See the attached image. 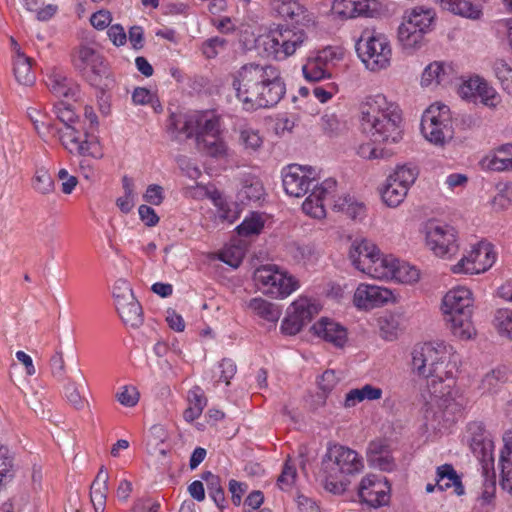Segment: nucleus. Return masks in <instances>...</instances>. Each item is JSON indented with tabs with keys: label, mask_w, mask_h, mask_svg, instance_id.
Masks as SVG:
<instances>
[{
	"label": "nucleus",
	"mask_w": 512,
	"mask_h": 512,
	"mask_svg": "<svg viewBox=\"0 0 512 512\" xmlns=\"http://www.w3.org/2000/svg\"><path fill=\"white\" fill-rule=\"evenodd\" d=\"M46 85L55 96L63 97L67 100L75 99L79 92L78 85L61 70L55 69L51 71L47 75Z\"/></svg>",
	"instance_id": "obj_25"
},
{
	"label": "nucleus",
	"mask_w": 512,
	"mask_h": 512,
	"mask_svg": "<svg viewBox=\"0 0 512 512\" xmlns=\"http://www.w3.org/2000/svg\"><path fill=\"white\" fill-rule=\"evenodd\" d=\"M383 396V390L372 384H365L359 388L349 390L344 398L343 406L353 408L363 401L380 400Z\"/></svg>",
	"instance_id": "obj_31"
},
{
	"label": "nucleus",
	"mask_w": 512,
	"mask_h": 512,
	"mask_svg": "<svg viewBox=\"0 0 512 512\" xmlns=\"http://www.w3.org/2000/svg\"><path fill=\"white\" fill-rule=\"evenodd\" d=\"M375 0H334L333 10L344 18L373 16L376 11Z\"/></svg>",
	"instance_id": "obj_24"
},
{
	"label": "nucleus",
	"mask_w": 512,
	"mask_h": 512,
	"mask_svg": "<svg viewBox=\"0 0 512 512\" xmlns=\"http://www.w3.org/2000/svg\"><path fill=\"white\" fill-rule=\"evenodd\" d=\"M497 253L494 246L485 240L470 245L461 259L451 267L454 274H481L488 271L495 263Z\"/></svg>",
	"instance_id": "obj_16"
},
{
	"label": "nucleus",
	"mask_w": 512,
	"mask_h": 512,
	"mask_svg": "<svg viewBox=\"0 0 512 512\" xmlns=\"http://www.w3.org/2000/svg\"><path fill=\"white\" fill-rule=\"evenodd\" d=\"M254 281L264 295L280 300L288 298L301 286L297 277L275 264L258 267L254 272Z\"/></svg>",
	"instance_id": "obj_13"
},
{
	"label": "nucleus",
	"mask_w": 512,
	"mask_h": 512,
	"mask_svg": "<svg viewBox=\"0 0 512 512\" xmlns=\"http://www.w3.org/2000/svg\"><path fill=\"white\" fill-rule=\"evenodd\" d=\"M336 191L332 198L325 201L326 205L333 206L334 209L344 212L352 219H362L365 216L366 207L362 202L357 201L350 195H344L335 199Z\"/></svg>",
	"instance_id": "obj_33"
},
{
	"label": "nucleus",
	"mask_w": 512,
	"mask_h": 512,
	"mask_svg": "<svg viewBox=\"0 0 512 512\" xmlns=\"http://www.w3.org/2000/svg\"><path fill=\"white\" fill-rule=\"evenodd\" d=\"M72 64L81 76L92 86L104 91L114 83L104 57L89 45H81L73 54Z\"/></svg>",
	"instance_id": "obj_10"
},
{
	"label": "nucleus",
	"mask_w": 512,
	"mask_h": 512,
	"mask_svg": "<svg viewBox=\"0 0 512 512\" xmlns=\"http://www.w3.org/2000/svg\"><path fill=\"white\" fill-rule=\"evenodd\" d=\"M296 476L297 469L295 463L290 459H287L283 465L281 474L277 479L278 487L283 491L290 490L295 483Z\"/></svg>",
	"instance_id": "obj_51"
},
{
	"label": "nucleus",
	"mask_w": 512,
	"mask_h": 512,
	"mask_svg": "<svg viewBox=\"0 0 512 512\" xmlns=\"http://www.w3.org/2000/svg\"><path fill=\"white\" fill-rule=\"evenodd\" d=\"M437 490L443 492L453 488V493L457 496L465 494L461 477L451 464H443L436 469Z\"/></svg>",
	"instance_id": "obj_28"
},
{
	"label": "nucleus",
	"mask_w": 512,
	"mask_h": 512,
	"mask_svg": "<svg viewBox=\"0 0 512 512\" xmlns=\"http://www.w3.org/2000/svg\"><path fill=\"white\" fill-rule=\"evenodd\" d=\"M226 46V39L219 36H215L203 42L201 51L207 59H213L219 53L223 52L226 49Z\"/></svg>",
	"instance_id": "obj_57"
},
{
	"label": "nucleus",
	"mask_w": 512,
	"mask_h": 512,
	"mask_svg": "<svg viewBox=\"0 0 512 512\" xmlns=\"http://www.w3.org/2000/svg\"><path fill=\"white\" fill-rule=\"evenodd\" d=\"M293 259L305 266L314 265L319 257V253L312 245H295L291 249Z\"/></svg>",
	"instance_id": "obj_50"
},
{
	"label": "nucleus",
	"mask_w": 512,
	"mask_h": 512,
	"mask_svg": "<svg viewBox=\"0 0 512 512\" xmlns=\"http://www.w3.org/2000/svg\"><path fill=\"white\" fill-rule=\"evenodd\" d=\"M247 308L253 315L274 324L279 320L282 314V309L279 305L261 297L250 299L247 302Z\"/></svg>",
	"instance_id": "obj_32"
},
{
	"label": "nucleus",
	"mask_w": 512,
	"mask_h": 512,
	"mask_svg": "<svg viewBox=\"0 0 512 512\" xmlns=\"http://www.w3.org/2000/svg\"><path fill=\"white\" fill-rule=\"evenodd\" d=\"M115 398L125 407H134L139 401V392L132 385H124L118 388Z\"/></svg>",
	"instance_id": "obj_56"
},
{
	"label": "nucleus",
	"mask_w": 512,
	"mask_h": 512,
	"mask_svg": "<svg viewBox=\"0 0 512 512\" xmlns=\"http://www.w3.org/2000/svg\"><path fill=\"white\" fill-rule=\"evenodd\" d=\"M510 143L499 145L490 150L479 162L480 167L483 170L495 171V172H506L509 171L511 156Z\"/></svg>",
	"instance_id": "obj_26"
},
{
	"label": "nucleus",
	"mask_w": 512,
	"mask_h": 512,
	"mask_svg": "<svg viewBox=\"0 0 512 512\" xmlns=\"http://www.w3.org/2000/svg\"><path fill=\"white\" fill-rule=\"evenodd\" d=\"M264 223L265 220L262 214L253 212L237 227V232L240 236L246 237L258 235L262 231Z\"/></svg>",
	"instance_id": "obj_49"
},
{
	"label": "nucleus",
	"mask_w": 512,
	"mask_h": 512,
	"mask_svg": "<svg viewBox=\"0 0 512 512\" xmlns=\"http://www.w3.org/2000/svg\"><path fill=\"white\" fill-rule=\"evenodd\" d=\"M109 474L104 467L98 471L90 488V498L95 512H104L108 493Z\"/></svg>",
	"instance_id": "obj_30"
},
{
	"label": "nucleus",
	"mask_w": 512,
	"mask_h": 512,
	"mask_svg": "<svg viewBox=\"0 0 512 512\" xmlns=\"http://www.w3.org/2000/svg\"><path fill=\"white\" fill-rule=\"evenodd\" d=\"M377 326L384 340L393 341L405 330V318L399 313L386 312L377 318Z\"/></svg>",
	"instance_id": "obj_27"
},
{
	"label": "nucleus",
	"mask_w": 512,
	"mask_h": 512,
	"mask_svg": "<svg viewBox=\"0 0 512 512\" xmlns=\"http://www.w3.org/2000/svg\"><path fill=\"white\" fill-rule=\"evenodd\" d=\"M64 395L68 403L76 410L83 409L87 404L86 399L81 396L74 382H68L64 386Z\"/></svg>",
	"instance_id": "obj_59"
},
{
	"label": "nucleus",
	"mask_w": 512,
	"mask_h": 512,
	"mask_svg": "<svg viewBox=\"0 0 512 512\" xmlns=\"http://www.w3.org/2000/svg\"><path fill=\"white\" fill-rule=\"evenodd\" d=\"M237 367L233 360L231 359H223L217 366L216 371L214 373L215 382L225 384H229L230 380L236 374Z\"/></svg>",
	"instance_id": "obj_55"
},
{
	"label": "nucleus",
	"mask_w": 512,
	"mask_h": 512,
	"mask_svg": "<svg viewBox=\"0 0 512 512\" xmlns=\"http://www.w3.org/2000/svg\"><path fill=\"white\" fill-rule=\"evenodd\" d=\"M453 76L454 71L451 65L435 61L424 69L421 84L423 86L446 85L451 82Z\"/></svg>",
	"instance_id": "obj_29"
},
{
	"label": "nucleus",
	"mask_w": 512,
	"mask_h": 512,
	"mask_svg": "<svg viewBox=\"0 0 512 512\" xmlns=\"http://www.w3.org/2000/svg\"><path fill=\"white\" fill-rule=\"evenodd\" d=\"M492 208L496 212L507 210L512 205V190L505 189L497 193L492 199Z\"/></svg>",
	"instance_id": "obj_62"
},
{
	"label": "nucleus",
	"mask_w": 512,
	"mask_h": 512,
	"mask_svg": "<svg viewBox=\"0 0 512 512\" xmlns=\"http://www.w3.org/2000/svg\"><path fill=\"white\" fill-rule=\"evenodd\" d=\"M358 492L363 502L378 508L389 504L391 486L385 477L369 474L362 478Z\"/></svg>",
	"instance_id": "obj_20"
},
{
	"label": "nucleus",
	"mask_w": 512,
	"mask_h": 512,
	"mask_svg": "<svg viewBox=\"0 0 512 512\" xmlns=\"http://www.w3.org/2000/svg\"><path fill=\"white\" fill-rule=\"evenodd\" d=\"M54 113L63 126L60 128L54 126V133L51 134L58 136L59 141L69 153L95 159L103 157V148L96 136L81 133L71 126L76 114L69 103L64 101L56 103Z\"/></svg>",
	"instance_id": "obj_8"
},
{
	"label": "nucleus",
	"mask_w": 512,
	"mask_h": 512,
	"mask_svg": "<svg viewBox=\"0 0 512 512\" xmlns=\"http://www.w3.org/2000/svg\"><path fill=\"white\" fill-rule=\"evenodd\" d=\"M502 480L501 485L503 489L512 493V461L500 460Z\"/></svg>",
	"instance_id": "obj_64"
},
{
	"label": "nucleus",
	"mask_w": 512,
	"mask_h": 512,
	"mask_svg": "<svg viewBox=\"0 0 512 512\" xmlns=\"http://www.w3.org/2000/svg\"><path fill=\"white\" fill-rule=\"evenodd\" d=\"M237 133L239 135V144L246 152H257L262 148L264 137L259 129L248 123H242L238 125Z\"/></svg>",
	"instance_id": "obj_34"
},
{
	"label": "nucleus",
	"mask_w": 512,
	"mask_h": 512,
	"mask_svg": "<svg viewBox=\"0 0 512 512\" xmlns=\"http://www.w3.org/2000/svg\"><path fill=\"white\" fill-rule=\"evenodd\" d=\"M166 127L173 140L182 142L195 138L198 150L207 155L214 158L227 155V145L220 135V117L213 111L171 113Z\"/></svg>",
	"instance_id": "obj_4"
},
{
	"label": "nucleus",
	"mask_w": 512,
	"mask_h": 512,
	"mask_svg": "<svg viewBox=\"0 0 512 512\" xmlns=\"http://www.w3.org/2000/svg\"><path fill=\"white\" fill-rule=\"evenodd\" d=\"M32 185L37 192L44 195L49 194L54 190V181L50 173L44 168L36 170Z\"/></svg>",
	"instance_id": "obj_53"
},
{
	"label": "nucleus",
	"mask_w": 512,
	"mask_h": 512,
	"mask_svg": "<svg viewBox=\"0 0 512 512\" xmlns=\"http://www.w3.org/2000/svg\"><path fill=\"white\" fill-rule=\"evenodd\" d=\"M397 261L398 259L393 255H386L380 251L373 265L368 269L367 275L379 280H390L394 275L393 271L397 265Z\"/></svg>",
	"instance_id": "obj_36"
},
{
	"label": "nucleus",
	"mask_w": 512,
	"mask_h": 512,
	"mask_svg": "<svg viewBox=\"0 0 512 512\" xmlns=\"http://www.w3.org/2000/svg\"><path fill=\"white\" fill-rule=\"evenodd\" d=\"M379 252L380 249L373 241L366 238H356L351 243L349 259L357 270L367 274Z\"/></svg>",
	"instance_id": "obj_22"
},
{
	"label": "nucleus",
	"mask_w": 512,
	"mask_h": 512,
	"mask_svg": "<svg viewBox=\"0 0 512 512\" xmlns=\"http://www.w3.org/2000/svg\"><path fill=\"white\" fill-rule=\"evenodd\" d=\"M116 309L120 318L126 325L138 327L142 324V307L136 298L127 303H121Z\"/></svg>",
	"instance_id": "obj_42"
},
{
	"label": "nucleus",
	"mask_w": 512,
	"mask_h": 512,
	"mask_svg": "<svg viewBox=\"0 0 512 512\" xmlns=\"http://www.w3.org/2000/svg\"><path fill=\"white\" fill-rule=\"evenodd\" d=\"M113 296L116 308L120 306L121 303H127L135 299L131 285L124 279H119L115 282L113 286Z\"/></svg>",
	"instance_id": "obj_54"
},
{
	"label": "nucleus",
	"mask_w": 512,
	"mask_h": 512,
	"mask_svg": "<svg viewBox=\"0 0 512 512\" xmlns=\"http://www.w3.org/2000/svg\"><path fill=\"white\" fill-rule=\"evenodd\" d=\"M210 198L216 207V215L221 222L232 224L238 219L239 212L236 205L229 202L220 192H212Z\"/></svg>",
	"instance_id": "obj_37"
},
{
	"label": "nucleus",
	"mask_w": 512,
	"mask_h": 512,
	"mask_svg": "<svg viewBox=\"0 0 512 512\" xmlns=\"http://www.w3.org/2000/svg\"><path fill=\"white\" fill-rule=\"evenodd\" d=\"M492 325L501 335L512 341V310L499 308L494 312Z\"/></svg>",
	"instance_id": "obj_46"
},
{
	"label": "nucleus",
	"mask_w": 512,
	"mask_h": 512,
	"mask_svg": "<svg viewBox=\"0 0 512 512\" xmlns=\"http://www.w3.org/2000/svg\"><path fill=\"white\" fill-rule=\"evenodd\" d=\"M320 311L318 303L306 296H299L287 308V315L281 323V331L286 335H296Z\"/></svg>",
	"instance_id": "obj_17"
},
{
	"label": "nucleus",
	"mask_w": 512,
	"mask_h": 512,
	"mask_svg": "<svg viewBox=\"0 0 512 512\" xmlns=\"http://www.w3.org/2000/svg\"><path fill=\"white\" fill-rule=\"evenodd\" d=\"M443 10H447L455 15L478 19L481 15L479 6L471 0H433Z\"/></svg>",
	"instance_id": "obj_35"
},
{
	"label": "nucleus",
	"mask_w": 512,
	"mask_h": 512,
	"mask_svg": "<svg viewBox=\"0 0 512 512\" xmlns=\"http://www.w3.org/2000/svg\"><path fill=\"white\" fill-rule=\"evenodd\" d=\"M281 174L287 195L300 198L310 191L302 204L303 212L316 219L324 218L325 201L333 197L337 189L336 180L328 178L320 183L314 168L298 164L288 165Z\"/></svg>",
	"instance_id": "obj_5"
},
{
	"label": "nucleus",
	"mask_w": 512,
	"mask_h": 512,
	"mask_svg": "<svg viewBox=\"0 0 512 512\" xmlns=\"http://www.w3.org/2000/svg\"><path fill=\"white\" fill-rule=\"evenodd\" d=\"M359 109L361 125L370 134L371 141L360 144L357 154L367 160L386 158L388 151L376 143L395 144L401 141L403 119L398 104L383 94H376L366 97Z\"/></svg>",
	"instance_id": "obj_2"
},
{
	"label": "nucleus",
	"mask_w": 512,
	"mask_h": 512,
	"mask_svg": "<svg viewBox=\"0 0 512 512\" xmlns=\"http://www.w3.org/2000/svg\"><path fill=\"white\" fill-rule=\"evenodd\" d=\"M291 24L278 26L259 35L255 42L267 57L283 61L294 55L309 39L315 28L314 14L297 5L290 13Z\"/></svg>",
	"instance_id": "obj_6"
},
{
	"label": "nucleus",
	"mask_w": 512,
	"mask_h": 512,
	"mask_svg": "<svg viewBox=\"0 0 512 512\" xmlns=\"http://www.w3.org/2000/svg\"><path fill=\"white\" fill-rule=\"evenodd\" d=\"M390 280H394L402 284H414L420 279V271L407 262L398 260Z\"/></svg>",
	"instance_id": "obj_45"
},
{
	"label": "nucleus",
	"mask_w": 512,
	"mask_h": 512,
	"mask_svg": "<svg viewBox=\"0 0 512 512\" xmlns=\"http://www.w3.org/2000/svg\"><path fill=\"white\" fill-rule=\"evenodd\" d=\"M341 56L338 49L330 46L310 55L302 67L304 78L311 82L330 78L331 69Z\"/></svg>",
	"instance_id": "obj_19"
},
{
	"label": "nucleus",
	"mask_w": 512,
	"mask_h": 512,
	"mask_svg": "<svg viewBox=\"0 0 512 512\" xmlns=\"http://www.w3.org/2000/svg\"><path fill=\"white\" fill-rule=\"evenodd\" d=\"M418 176V166L413 163H405L396 166L393 173L388 177H390V181L397 182L409 190L417 180Z\"/></svg>",
	"instance_id": "obj_41"
},
{
	"label": "nucleus",
	"mask_w": 512,
	"mask_h": 512,
	"mask_svg": "<svg viewBox=\"0 0 512 512\" xmlns=\"http://www.w3.org/2000/svg\"><path fill=\"white\" fill-rule=\"evenodd\" d=\"M364 468L363 459L349 447L331 444L322 458V472L326 478V488L336 492L342 479L360 473Z\"/></svg>",
	"instance_id": "obj_9"
},
{
	"label": "nucleus",
	"mask_w": 512,
	"mask_h": 512,
	"mask_svg": "<svg viewBox=\"0 0 512 512\" xmlns=\"http://www.w3.org/2000/svg\"><path fill=\"white\" fill-rule=\"evenodd\" d=\"M264 194V187L259 178L250 174L241 178V188L238 192L241 201H259Z\"/></svg>",
	"instance_id": "obj_38"
},
{
	"label": "nucleus",
	"mask_w": 512,
	"mask_h": 512,
	"mask_svg": "<svg viewBox=\"0 0 512 512\" xmlns=\"http://www.w3.org/2000/svg\"><path fill=\"white\" fill-rule=\"evenodd\" d=\"M339 377L334 370H326L318 379V387L323 394L328 395L336 387Z\"/></svg>",
	"instance_id": "obj_61"
},
{
	"label": "nucleus",
	"mask_w": 512,
	"mask_h": 512,
	"mask_svg": "<svg viewBox=\"0 0 512 512\" xmlns=\"http://www.w3.org/2000/svg\"><path fill=\"white\" fill-rule=\"evenodd\" d=\"M31 61V58L19 52L14 59V75L20 84L31 85L35 81L36 77L32 71Z\"/></svg>",
	"instance_id": "obj_44"
},
{
	"label": "nucleus",
	"mask_w": 512,
	"mask_h": 512,
	"mask_svg": "<svg viewBox=\"0 0 512 512\" xmlns=\"http://www.w3.org/2000/svg\"><path fill=\"white\" fill-rule=\"evenodd\" d=\"M474 297L466 286L449 289L442 298L441 311L454 337L470 340L476 336L472 321Z\"/></svg>",
	"instance_id": "obj_7"
},
{
	"label": "nucleus",
	"mask_w": 512,
	"mask_h": 512,
	"mask_svg": "<svg viewBox=\"0 0 512 512\" xmlns=\"http://www.w3.org/2000/svg\"><path fill=\"white\" fill-rule=\"evenodd\" d=\"M506 373L502 369H494L481 379L478 389L482 394L494 393L506 381Z\"/></svg>",
	"instance_id": "obj_47"
},
{
	"label": "nucleus",
	"mask_w": 512,
	"mask_h": 512,
	"mask_svg": "<svg viewBox=\"0 0 512 512\" xmlns=\"http://www.w3.org/2000/svg\"><path fill=\"white\" fill-rule=\"evenodd\" d=\"M187 399L188 407L185 409L183 417L186 421L192 422L200 417L207 401L199 387L190 390Z\"/></svg>",
	"instance_id": "obj_39"
},
{
	"label": "nucleus",
	"mask_w": 512,
	"mask_h": 512,
	"mask_svg": "<svg viewBox=\"0 0 512 512\" xmlns=\"http://www.w3.org/2000/svg\"><path fill=\"white\" fill-rule=\"evenodd\" d=\"M394 301L393 292L381 286L361 283L355 289L353 304L359 310H372Z\"/></svg>",
	"instance_id": "obj_21"
},
{
	"label": "nucleus",
	"mask_w": 512,
	"mask_h": 512,
	"mask_svg": "<svg viewBox=\"0 0 512 512\" xmlns=\"http://www.w3.org/2000/svg\"><path fill=\"white\" fill-rule=\"evenodd\" d=\"M232 87L242 109L247 112L273 108L286 93L281 71L272 64L241 66L232 75Z\"/></svg>",
	"instance_id": "obj_3"
},
{
	"label": "nucleus",
	"mask_w": 512,
	"mask_h": 512,
	"mask_svg": "<svg viewBox=\"0 0 512 512\" xmlns=\"http://www.w3.org/2000/svg\"><path fill=\"white\" fill-rule=\"evenodd\" d=\"M460 366L459 353L443 340L419 343L412 349V372L427 379L422 410L426 421L432 425L454 421L471 402L468 392L455 385Z\"/></svg>",
	"instance_id": "obj_1"
},
{
	"label": "nucleus",
	"mask_w": 512,
	"mask_h": 512,
	"mask_svg": "<svg viewBox=\"0 0 512 512\" xmlns=\"http://www.w3.org/2000/svg\"><path fill=\"white\" fill-rule=\"evenodd\" d=\"M312 329L315 335L337 348L344 347L348 340L347 329L329 318H321L312 326Z\"/></svg>",
	"instance_id": "obj_23"
},
{
	"label": "nucleus",
	"mask_w": 512,
	"mask_h": 512,
	"mask_svg": "<svg viewBox=\"0 0 512 512\" xmlns=\"http://www.w3.org/2000/svg\"><path fill=\"white\" fill-rule=\"evenodd\" d=\"M27 114L39 135L45 136L46 134L54 133V125L50 122L48 116L42 113L40 109L30 107L28 108Z\"/></svg>",
	"instance_id": "obj_48"
},
{
	"label": "nucleus",
	"mask_w": 512,
	"mask_h": 512,
	"mask_svg": "<svg viewBox=\"0 0 512 512\" xmlns=\"http://www.w3.org/2000/svg\"><path fill=\"white\" fill-rule=\"evenodd\" d=\"M356 51L365 67L373 72L384 70L390 66L392 48L387 36L375 29L366 28L362 31Z\"/></svg>",
	"instance_id": "obj_12"
},
{
	"label": "nucleus",
	"mask_w": 512,
	"mask_h": 512,
	"mask_svg": "<svg viewBox=\"0 0 512 512\" xmlns=\"http://www.w3.org/2000/svg\"><path fill=\"white\" fill-rule=\"evenodd\" d=\"M436 18L432 8L417 6L407 10L398 28V40L403 49L414 51L424 42V35L431 31Z\"/></svg>",
	"instance_id": "obj_11"
},
{
	"label": "nucleus",
	"mask_w": 512,
	"mask_h": 512,
	"mask_svg": "<svg viewBox=\"0 0 512 512\" xmlns=\"http://www.w3.org/2000/svg\"><path fill=\"white\" fill-rule=\"evenodd\" d=\"M425 246L436 257L450 259L459 251L457 230L443 221L430 219L421 229Z\"/></svg>",
	"instance_id": "obj_15"
},
{
	"label": "nucleus",
	"mask_w": 512,
	"mask_h": 512,
	"mask_svg": "<svg viewBox=\"0 0 512 512\" xmlns=\"http://www.w3.org/2000/svg\"><path fill=\"white\" fill-rule=\"evenodd\" d=\"M121 182L123 195L116 199V206L122 213L128 214L136 204L137 192L132 178L124 176Z\"/></svg>",
	"instance_id": "obj_40"
},
{
	"label": "nucleus",
	"mask_w": 512,
	"mask_h": 512,
	"mask_svg": "<svg viewBox=\"0 0 512 512\" xmlns=\"http://www.w3.org/2000/svg\"><path fill=\"white\" fill-rule=\"evenodd\" d=\"M165 199L164 188L158 184H150L143 193V200L150 204L159 206Z\"/></svg>",
	"instance_id": "obj_60"
},
{
	"label": "nucleus",
	"mask_w": 512,
	"mask_h": 512,
	"mask_svg": "<svg viewBox=\"0 0 512 512\" xmlns=\"http://www.w3.org/2000/svg\"><path fill=\"white\" fill-rule=\"evenodd\" d=\"M421 132L424 138L436 146H444L454 136L450 108L442 103L431 104L423 113Z\"/></svg>",
	"instance_id": "obj_14"
},
{
	"label": "nucleus",
	"mask_w": 512,
	"mask_h": 512,
	"mask_svg": "<svg viewBox=\"0 0 512 512\" xmlns=\"http://www.w3.org/2000/svg\"><path fill=\"white\" fill-rule=\"evenodd\" d=\"M245 256V250L240 245H229L226 246L219 255V258L224 263L228 264L233 268L239 267Z\"/></svg>",
	"instance_id": "obj_52"
},
{
	"label": "nucleus",
	"mask_w": 512,
	"mask_h": 512,
	"mask_svg": "<svg viewBox=\"0 0 512 512\" xmlns=\"http://www.w3.org/2000/svg\"><path fill=\"white\" fill-rule=\"evenodd\" d=\"M496 77L501 82L504 90L512 93V68L504 61H497L494 65Z\"/></svg>",
	"instance_id": "obj_58"
},
{
	"label": "nucleus",
	"mask_w": 512,
	"mask_h": 512,
	"mask_svg": "<svg viewBox=\"0 0 512 512\" xmlns=\"http://www.w3.org/2000/svg\"><path fill=\"white\" fill-rule=\"evenodd\" d=\"M368 462L370 466L382 471L390 472L395 468V461L390 450L380 456H374V458L368 460Z\"/></svg>",
	"instance_id": "obj_63"
},
{
	"label": "nucleus",
	"mask_w": 512,
	"mask_h": 512,
	"mask_svg": "<svg viewBox=\"0 0 512 512\" xmlns=\"http://www.w3.org/2000/svg\"><path fill=\"white\" fill-rule=\"evenodd\" d=\"M408 191L401 184L390 181V177H388L382 191V200L389 207H398L406 198Z\"/></svg>",
	"instance_id": "obj_43"
},
{
	"label": "nucleus",
	"mask_w": 512,
	"mask_h": 512,
	"mask_svg": "<svg viewBox=\"0 0 512 512\" xmlns=\"http://www.w3.org/2000/svg\"><path fill=\"white\" fill-rule=\"evenodd\" d=\"M458 94L462 99L476 103L480 101L490 109H496L502 99L500 94L484 78L472 76L462 81L458 88Z\"/></svg>",
	"instance_id": "obj_18"
}]
</instances>
